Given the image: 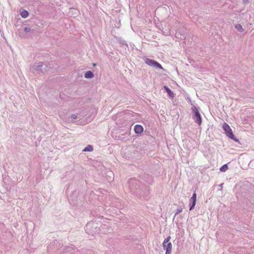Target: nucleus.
<instances>
[{
    "label": "nucleus",
    "instance_id": "f3484780",
    "mask_svg": "<svg viewBox=\"0 0 254 254\" xmlns=\"http://www.w3.org/2000/svg\"><path fill=\"white\" fill-rule=\"evenodd\" d=\"M24 31L26 33L33 32V30L29 27H25L24 28Z\"/></svg>",
    "mask_w": 254,
    "mask_h": 254
},
{
    "label": "nucleus",
    "instance_id": "7ed1b4c3",
    "mask_svg": "<svg viewBox=\"0 0 254 254\" xmlns=\"http://www.w3.org/2000/svg\"><path fill=\"white\" fill-rule=\"evenodd\" d=\"M223 130L225 131L227 136H228L230 138L236 141H237V139L235 138L231 128L228 124H227L226 123H224L223 125Z\"/></svg>",
    "mask_w": 254,
    "mask_h": 254
},
{
    "label": "nucleus",
    "instance_id": "f03ea898",
    "mask_svg": "<svg viewBox=\"0 0 254 254\" xmlns=\"http://www.w3.org/2000/svg\"><path fill=\"white\" fill-rule=\"evenodd\" d=\"M86 229L89 231V233L94 235L99 232V228L97 224L94 222H89L86 226Z\"/></svg>",
    "mask_w": 254,
    "mask_h": 254
},
{
    "label": "nucleus",
    "instance_id": "dca6fc26",
    "mask_svg": "<svg viewBox=\"0 0 254 254\" xmlns=\"http://www.w3.org/2000/svg\"><path fill=\"white\" fill-rule=\"evenodd\" d=\"M93 147L91 145L87 146L83 150V151H92L93 150Z\"/></svg>",
    "mask_w": 254,
    "mask_h": 254
},
{
    "label": "nucleus",
    "instance_id": "0eeeda50",
    "mask_svg": "<svg viewBox=\"0 0 254 254\" xmlns=\"http://www.w3.org/2000/svg\"><path fill=\"white\" fill-rule=\"evenodd\" d=\"M196 194L193 193L192 196L190 199V210H191L194 208L196 204Z\"/></svg>",
    "mask_w": 254,
    "mask_h": 254
},
{
    "label": "nucleus",
    "instance_id": "2eb2a0df",
    "mask_svg": "<svg viewBox=\"0 0 254 254\" xmlns=\"http://www.w3.org/2000/svg\"><path fill=\"white\" fill-rule=\"evenodd\" d=\"M77 119V116L75 114H72L68 117V121L72 122L73 120Z\"/></svg>",
    "mask_w": 254,
    "mask_h": 254
},
{
    "label": "nucleus",
    "instance_id": "412c9836",
    "mask_svg": "<svg viewBox=\"0 0 254 254\" xmlns=\"http://www.w3.org/2000/svg\"><path fill=\"white\" fill-rule=\"evenodd\" d=\"M67 249H68V250H67V251H70V250L72 249V248L69 247L67 248Z\"/></svg>",
    "mask_w": 254,
    "mask_h": 254
},
{
    "label": "nucleus",
    "instance_id": "f257e3e1",
    "mask_svg": "<svg viewBox=\"0 0 254 254\" xmlns=\"http://www.w3.org/2000/svg\"><path fill=\"white\" fill-rule=\"evenodd\" d=\"M189 101L192 105L191 110L193 113L192 119L195 123L197 124L198 125H200L202 123V119L199 111V108L193 105L190 99H189Z\"/></svg>",
    "mask_w": 254,
    "mask_h": 254
},
{
    "label": "nucleus",
    "instance_id": "423d86ee",
    "mask_svg": "<svg viewBox=\"0 0 254 254\" xmlns=\"http://www.w3.org/2000/svg\"><path fill=\"white\" fill-rule=\"evenodd\" d=\"M46 65L45 64H43L41 63H36L32 65V69L33 70H36L38 72H44V71L43 70V69H45V68L44 67H46Z\"/></svg>",
    "mask_w": 254,
    "mask_h": 254
},
{
    "label": "nucleus",
    "instance_id": "1a4fd4ad",
    "mask_svg": "<svg viewBox=\"0 0 254 254\" xmlns=\"http://www.w3.org/2000/svg\"><path fill=\"white\" fill-rule=\"evenodd\" d=\"M176 38H177L180 39H183L185 38V36L184 34V30L182 32V33H181V32L178 33V32H176Z\"/></svg>",
    "mask_w": 254,
    "mask_h": 254
},
{
    "label": "nucleus",
    "instance_id": "39448f33",
    "mask_svg": "<svg viewBox=\"0 0 254 254\" xmlns=\"http://www.w3.org/2000/svg\"><path fill=\"white\" fill-rule=\"evenodd\" d=\"M144 60L145 63L148 65L158 67L160 69H163L162 65L155 61L148 58H146Z\"/></svg>",
    "mask_w": 254,
    "mask_h": 254
},
{
    "label": "nucleus",
    "instance_id": "6ab92c4d",
    "mask_svg": "<svg viewBox=\"0 0 254 254\" xmlns=\"http://www.w3.org/2000/svg\"><path fill=\"white\" fill-rule=\"evenodd\" d=\"M182 209H178L176 211V215L182 212Z\"/></svg>",
    "mask_w": 254,
    "mask_h": 254
},
{
    "label": "nucleus",
    "instance_id": "aec40b11",
    "mask_svg": "<svg viewBox=\"0 0 254 254\" xmlns=\"http://www.w3.org/2000/svg\"><path fill=\"white\" fill-rule=\"evenodd\" d=\"M248 2H249V0H243V3H244V4H246V3H247Z\"/></svg>",
    "mask_w": 254,
    "mask_h": 254
},
{
    "label": "nucleus",
    "instance_id": "4be33fe9",
    "mask_svg": "<svg viewBox=\"0 0 254 254\" xmlns=\"http://www.w3.org/2000/svg\"><path fill=\"white\" fill-rule=\"evenodd\" d=\"M222 185H223V184H221L220 185V187H222Z\"/></svg>",
    "mask_w": 254,
    "mask_h": 254
},
{
    "label": "nucleus",
    "instance_id": "9d476101",
    "mask_svg": "<svg viewBox=\"0 0 254 254\" xmlns=\"http://www.w3.org/2000/svg\"><path fill=\"white\" fill-rule=\"evenodd\" d=\"M93 76L94 74L91 71H87L84 74V77L86 78H91Z\"/></svg>",
    "mask_w": 254,
    "mask_h": 254
},
{
    "label": "nucleus",
    "instance_id": "a211bd4d",
    "mask_svg": "<svg viewBox=\"0 0 254 254\" xmlns=\"http://www.w3.org/2000/svg\"><path fill=\"white\" fill-rule=\"evenodd\" d=\"M108 176L110 177V179L109 180V181H111L112 179L113 178V176H114L113 173L111 171H109L108 172Z\"/></svg>",
    "mask_w": 254,
    "mask_h": 254
},
{
    "label": "nucleus",
    "instance_id": "6e6552de",
    "mask_svg": "<svg viewBox=\"0 0 254 254\" xmlns=\"http://www.w3.org/2000/svg\"><path fill=\"white\" fill-rule=\"evenodd\" d=\"M134 129L135 133L139 134L142 132L143 128L141 126L137 125L134 126Z\"/></svg>",
    "mask_w": 254,
    "mask_h": 254
},
{
    "label": "nucleus",
    "instance_id": "f8f14e48",
    "mask_svg": "<svg viewBox=\"0 0 254 254\" xmlns=\"http://www.w3.org/2000/svg\"><path fill=\"white\" fill-rule=\"evenodd\" d=\"M20 15L23 18H26L28 16V12L27 10H24L20 12Z\"/></svg>",
    "mask_w": 254,
    "mask_h": 254
},
{
    "label": "nucleus",
    "instance_id": "20e7f679",
    "mask_svg": "<svg viewBox=\"0 0 254 254\" xmlns=\"http://www.w3.org/2000/svg\"><path fill=\"white\" fill-rule=\"evenodd\" d=\"M170 239V237L165 239L163 244L164 249L166 251V254H171V253L172 244L169 242Z\"/></svg>",
    "mask_w": 254,
    "mask_h": 254
},
{
    "label": "nucleus",
    "instance_id": "4468645a",
    "mask_svg": "<svg viewBox=\"0 0 254 254\" xmlns=\"http://www.w3.org/2000/svg\"><path fill=\"white\" fill-rule=\"evenodd\" d=\"M228 165L227 164H224L220 168V171L222 172H225L228 169Z\"/></svg>",
    "mask_w": 254,
    "mask_h": 254
},
{
    "label": "nucleus",
    "instance_id": "9b49d317",
    "mask_svg": "<svg viewBox=\"0 0 254 254\" xmlns=\"http://www.w3.org/2000/svg\"><path fill=\"white\" fill-rule=\"evenodd\" d=\"M164 89L166 90V91L168 93L169 95L172 98L174 96V93L171 91V90L166 86H164Z\"/></svg>",
    "mask_w": 254,
    "mask_h": 254
},
{
    "label": "nucleus",
    "instance_id": "ddd939ff",
    "mask_svg": "<svg viewBox=\"0 0 254 254\" xmlns=\"http://www.w3.org/2000/svg\"><path fill=\"white\" fill-rule=\"evenodd\" d=\"M235 28L238 30L239 31L241 32H242L244 31V29L242 27V26L240 24H236L235 25Z\"/></svg>",
    "mask_w": 254,
    "mask_h": 254
}]
</instances>
